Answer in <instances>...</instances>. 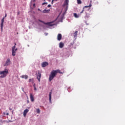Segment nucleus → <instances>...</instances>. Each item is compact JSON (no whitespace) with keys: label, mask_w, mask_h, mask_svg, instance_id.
I'll list each match as a JSON object with an SVG mask.
<instances>
[{"label":"nucleus","mask_w":125,"mask_h":125,"mask_svg":"<svg viewBox=\"0 0 125 125\" xmlns=\"http://www.w3.org/2000/svg\"><path fill=\"white\" fill-rule=\"evenodd\" d=\"M83 11H84V7L83 8L82 11L80 12L81 14L83 13Z\"/></svg>","instance_id":"24"},{"label":"nucleus","mask_w":125,"mask_h":125,"mask_svg":"<svg viewBox=\"0 0 125 125\" xmlns=\"http://www.w3.org/2000/svg\"><path fill=\"white\" fill-rule=\"evenodd\" d=\"M53 1H54V0H52V2H51L52 4H53Z\"/></svg>","instance_id":"29"},{"label":"nucleus","mask_w":125,"mask_h":125,"mask_svg":"<svg viewBox=\"0 0 125 125\" xmlns=\"http://www.w3.org/2000/svg\"><path fill=\"white\" fill-rule=\"evenodd\" d=\"M38 10H39V11H41V9H38Z\"/></svg>","instance_id":"36"},{"label":"nucleus","mask_w":125,"mask_h":125,"mask_svg":"<svg viewBox=\"0 0 125 125\" xmlns=\"http://www.w3.org/2000/svg\"><path fill=\"white\" fill-rule=\"evenodd\" d=\"M74 34H75L74 37H77V35H78V31H76L75 32Z\"/></svg>","instance_id":"21"},{"label":"nucleus","mask_w":125,"mask_h":125,"mask_svg":"<svg viewBox=\"0 0 125 125\" xmlns=\"http://www.w3.org/2000/svg\"><path fill=\"white\" fill-rule=\"evenodd\" d=\"M44 4H47V2H43L42 3V5H44Z\"/></svg>","instance_id":"25"},{"label":"nucleus","mask_w":125,"mask_h":125,"mask_svg":"<svg viewBox=\"0 0 125 125\" xmlns=\"http://www.w3.org/2000/svg\"><path fill=\"white\" fill-rule=\"evenodd\" d=\"M63 46H64V43L62 42H60L59 43L60 48H63Z\"/></svg>","instance_id":"12"},{"label":"nucleus","mask_w":125,"mask_h":125,"mask_svg":"<svg viewBox=\"0 0 125 125\" xmlns=\"http://www.w3.org/2000/svg\"><path fill=\"white\" fill-rule=\"evenodd\" d=\"M10 110H11V108H10Z\"/></svg>","instance_id":"38"},{"label":"nucleus","mask_w":125,"mask_h":125,"mask_svg":"<svg viewBox=\"0 0 125 125\" xmlns=\"http://www.w3.org/2000/svg\"><path fill=\"white\" fill-rule=\"evenodd\" d=\"M7 74H8V69L5 68L3 71H0V78L3 79V78H5L7 76Z\"/></svg>","instance_id":"2"},{"label":"nucleus","mask_w":125,"mask_h":125,"mask_svg":"<svg viewBox=\"0 0 125 125\" xmlns=\"http://www.w3.org/2000/svg\"><path fill=\"white\" fill-rule=\"evenodd\" d=\"M3 28V25H1V31H2Z\"/></svg>","instance_id":"26"},{"label":"nucleus","mask_w":125,"mask_h":125,"mask_svg":"<svg viewBox=\"0 0 125 125\" xmlns=\"http://www.w3.org/2000/svg\"><path fill=\"white\" fill-rule=\"evenodd\" d=\"M31 81H32V83H34V80L32 79H30L29 80V83H31Z\"/></svg>","instance_id":"23"},{"label":"nucleus","mask_w":125,"mask_h":125,"mask_svg":"<svg viewBox=\"0 0 125 125\" xmlns=\"http://www.w3.org/2000/svg\"><path fill=\"white\" fill-rule=\"evenodd\" d=\"M34 90H37V88L36 87H34Z\"/></svg>","instance_id":"28"},{"label":"nucleus","mask_w":125,"mask_h":125,"mask_svg":"<svg viewBox=\"0 0 125 125\" xmlns=\"http://www.w3.org/2000/svg\"><path fill=\"white\" fill-rule=\"evenodd\" d=\"M38 21H39V22H41V23H43L45 25H50L51 23V22H44V21H41V20H39Z\"/></svg>","instance_id":"9"},{"label":"nucleus","mask_w":125,"mask_h":125,"mask_svg":"<svg viewBox=\"0 0 125 125\" xmlns=\"http://www.w3.org/2000/svg\"><path fill=\"white\" fill-rule=\"evenodd\" d=\"M68 5H69V0H65L63 6L65 7V11L68 10Z\"/></svg>","instance_id":"3"},{"label":"nucleus","mask_w":125,"mask_h":125,"mask_svg":"<svg viewBox=\"0 0 125 125\" xmlns=\"http://www.w3.org/2000/svg\"><path fill=\"white\" fill-rule=\"evenodd\" d=\"M16 46H14L12 48V55L13 56H15L16 51L18 50L17 48H16Z\"/></svg>","instance_id":"4"},{"label":"nucleus","mask_w":125,"mask_h":125,"mask_svg":"<svg viewBox=\"0 0 125 125\" xmlns=\"http://www.w3.org/2000/svg\"><path fill=\"white\" fill-rule=\"evenodd\" d=\"M44 0V1H45V0Z\"/></svg>","instance_id":"39"},{"label":"nucleus","mask_w":125,"mask_h":125,"mask_svg":"<svg viewBox=\"0 0 125 125\" xmlns=\"http://www.w3.org/2000/svg\"><path fill=\"white\" fill-rule=\"evenodd\" d=\"M57 40L58 41H60L61 40H62V35L60 33H59L57 36Z\"/></svg>","instance_id":"8"},{"label":"nucleus","mask_w":125,"mask_h":125,"mask_svg":"<svg viewBox=\"0 0 125 125\" xmlns=\"http://www.w3.org/2000/svg\"><path fill=\"white\" fill-rule=\"evenodd\" d=\"M48 7H51V5H50V4L48 5Z\"/></svg>","instance_id":"27"},{"label":"nucleus","mask_w":125,"mask_h":125,"mask_svg":"<svg viewBox=\"0 0 125 125\" xmlns=\"http://www.w3.org/2000/svg\"><path fill=\"white\" fill-rule=\"evenodd\" d=\"M49 11H50V10L44 9L42 11V13H48V12H49Z\"/></svg>","instance_id":"13"},{"label":"nucleus","mask_w":125,"mask_h":125,"mask_svg":"<svg viewBox=\"0 0 125 125\" xmlns=\"http://www.w3.org/2000/svg\"><path fill=\"white\" fill-rule=\"evenodd\" d=\"M14 46H16V43H15V45Z\"/></svg>","instance_id":"33"},{"label":"nucleus","mask_w":125,"mask_h":125,"mask_svg":"<svg viewBox=\"0 0 125 125\" xmlns=\"http://www.w3.org/2000/svg\"><path fill=\"white\" fill-rule=\"evenodd\" d=\"M1 24H0V25L1 26H2L3 25V22H4V17H3L1 20Z\"/></svg>","instance_id":"15"},{"label":"nucleus","mask_w":125,"mask_h":125,"mask_svg":"<svg viewBox=\"0 0 125 125\" xmlns=\"http://www.w3.org/2000/svg\"><path fill=\"white\" fill-rule=\"evenodd\" d=\"M37 112L38 114H39V113H41V110H40V109L38 108L37 109Z\"/></svg>","instance_id":"22"},{"label":"nucleus","mask_w":125,"mask_h":125,"mask_svg":"<svg viewBox=\"0 0 125 125\" xmlns=\"http://www.w3.org/2000/svg\"><path fill=\"white\" fill-rule=\"evenodd\" d=\"M29 112V109H26L23 111V117H26V115H27V113Z\"/></svg>","instance_id":"10"},{"label":"nucleus","mask_w":125,"mask_h":125,"mask_svg":"<svg viewBox=\"0 0 125 125\" xmlns=\"http://www.w3.org/2000/svg\"><path fill=\"white\" fill-rule=\"evenodd\" d=\"M35 5H36V4H33V6H35Z\"/></svg>","instance_id":"32"},{"label":"nucleus","mask_w":125,"mask_h":125,"mask_svg":"<svg viewBox=\"0 0 125 125\" xmlns=\"http://www.w3.org/2000/svg\"><path fill=\"white\" fill-rule=\"evenodd\" d=\"M41 78H42V74L40 72H38V74L37 77V79L38 80V81L41 82Z\"/></svg>","instance_id":"6"},{"label":"nucleus","mask_w":125,"mask_h":125,"mask_svg":"<svg viewBox=\"0 0 125 125\" xmlns=\"http://www.w3.org/2000/svg\"><path fill=\"white\" fill-rule=\"evenodd\" d=\"M88 7H91V4H90L89 6H85L84 8H87Z\"/></svg>","instance_id":"19"},{"label":"nucleus","mask_w":125,"mask_h":125,"mask_svg":"<svg viewBox=\"0 0 125 125\" xmlns=\"http://www.w3.org/2000/svg\"><path fill=\"white\" fill-rule=\"evenodd\" d=\"M85 18H89V14H86V15H85Z\"/></svg>","instance_id":"20"},{"label":"nucleus","mask_w":125,"mask_h":125,"mask_svg":"<svg viewBox=\"0 0 125 125\" xmlns=\"http://www.w3.org/2000/svg\"><path fill=\"white\" fill-rule=\"evenodd\" d=\"M78 4H82V0H77Z\"/></svg>","instance_id":"18"},{"label":"nucleus","mask_w":125,"mask_h":125,"mask_svg":"<svg viewBox=\"0 0 125 125\" xmlns=\"http://www.w3.org/2000/svg\"><path fill=\"white\" fill-rule=\"evenodd\" d=\"M48 65V62H43L42 63V67H46Z\"/></svg>","instance_id":"11"},{"label":"nucleus","mask_w":125,"mask_h":125,"mask_svg":"<svg viewBox=\"0 0 125 125\" xmlns=\"http://www.w3.org/2000/svg\"><path fill=\"white\" fill-rule=\"evenodd\" d=\"M11 63V61H10V59H7V61H6L5 63L3 65V66H9L10 63Z\"/></svg>","instance_id":"5"},{"label":"nucleus","mask_w":125,"mask_h":125,"mask_svg":"<svg viewBox=\"0 0 125 125\" xmlns=\"http://www.w3.org/2000/svg\"><path fill=\"white\" fill-rule=\"evenodd\" d=\"M7 116H8L9 114L8 113H6Z\"/></svg>","instance_id":"35"},{"label":"nucleus","mask_w":125,"mask_h":125,"mask_svg":"<svg viewBox=\"0 0 125 125\" xmlns=\"http://www.w3.org/2000/svg\"><path fill=\"white\" fill-rule=\"evenodd\" d=\"M21 78L22 79H25V80H27L28 79V75H22Z\"/></svg>","instance_id":"14"},{"label":"nucleus","mask_w":125,"mask_h":125,"mask_svg":"<svg viewBox=\"0 0 125 125\" xmlns=\"http://www.w3.org/2000/svg\"><path fill=\"white\" fill-rule=\"evenodd\" d=\"M33 86L34 87H36V84H34Z\"/></svg>","instance_id":"30"},{"label":"nucleus","mask_w":125,"mask_h":125,"mask_svg":"<svg viewBox=\"0 0 125 125\" xmlns=\"http://www.w3.org/2000/svg\"><path fill=\"white\" fill-rule=\"evenodd\" d=\"M6 16H7V14H5V17H4L5 18V17H6Z\"/></svg>","instance_id":"31"},{"label":"nucleus","mask_w":125,"mask_h":125,"mask_svg":"<svg viewBox=\"0 0 125 125\" xmlns=\"http://www.w3.org/2000/svg\"><path fill=\"white\" fill-rule=\"evenodd\" d=\"M30 99L31 102H34L35 101V98L34 97V96H33V94L32 93H30Z\"/></svg>","instance_id":"7"},{"label":"nucleus","mask_w":125,"mask_h":125,"mask_svg":"<svg viewBox=\"0 0 125 125\" xmlns=\"http://www.w3.org/2000/svg\"><path fill=\"white\" fill-rule=\"evenodd\" d=\"M29 100H27V103H29Z\"/></svg>","instance_id":"34"},{"label":"nucleus","mask_w":125,"mask_h":125,"mask_svg":"<svg viewBox=\"0 0 125 125\" xmlns=\"http://www.w3.org/2000/svg\"><path fill=\"white\" fill-rule=\"evenodd\" d=\"M74 16L75 17V18H79V16L77 14V13H74Z\"/></svg>","instance_id":"17"},{"label":"nucleus","mask_w":125,"mask_h":125,"mask_svg":"<svg viewBox=\"0 0 125 125\" xmlns=\"http://www.w3.org/2000/svg\"><path fill=\"white\" fill-rule=\"evenodd\" d=\"M51 92H50L49 93V101L50 102H51Z\"/></svg>","instance_id":"16"},{"label":"nucleus","mask_w":125,"mask_h":125,"mask_svg":"<svg viewBox=\"0 0 125 125\" xmlns=\"http://www.w3.org/2000/svg\"><path fill=\"white\" fill-rule=\"evenodd\" d=\"M56 0V1H57V0Z\"/></svg>","instance_id":"37"},{"label":"nucleus","mask_w":125,"mask_h":125,"mask_svg":"<svg viewBox=\"0 0 125 125\" xmlns=\"http://www.w3.org/2000/svg\"><path fill=\"white\" fill-rule=\"evenodd\" d=\"M58 73H59V74H63V72H61V71H60V70L59 69H57L56 70H53L51 71L49 77V82H51V81H52L54 79V77H55V76H56Z\"/></svg>","instance_id":"1"}]
</instances>
